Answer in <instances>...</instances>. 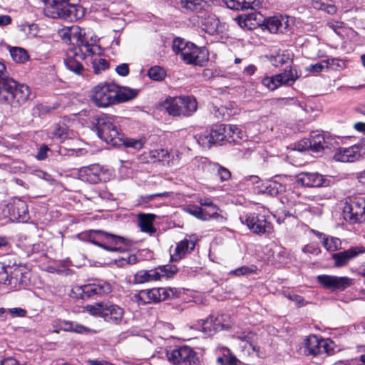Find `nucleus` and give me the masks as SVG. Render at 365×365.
I'll return each mask as SVG.
<instances>
[{
	"mask_svg": "<svg viewBox=\"0 0 365 365\" xmlns=\"http://www.w3.org/2000/svg\"><path fill=\"white\" fill-rule=\"evenodd\" d=\"M44 14L52 19H63L73 21L82 19L85 9L78 4L79 0H43Z\"/></svg>",
	"mask_w": 365,
	"mask_h": 365,
	"instance_id": "f257e3e1",
	"label": "nucleus"
},
{
	"mask_svg": "<svg viewBox=\"0 0 365 365\" xmlns=\"http://www.w3.org/2000/svg\"><path fill=\"white\" fill-rule=\"evenodd\" d=\"M83 237L86 241L109 252H121L125 249V238L101 230H91L83 234Z\"/></svg>",
	"mask_w": 365,
	"mask_h": 365,
	"instance_id": "f03ea898",
	"label": "nucleus"
},
{
	"mask_svg": "<svg viewBox=\"0 0 365 365\" xmlns=\"http://www.w3.org/2000/svg\"><path fill=\"white\" fill-rule=\"evenodd\" d=\"M59 35L66 42L76 44V48H78L79 51L81 52V56L87 53L88 54L100 53V46L94 43H90L85 29L78 26L62 29L59 32Z\"/></svg>",
	"mask_w": 365,
	"mask_h": 365,
	"instance_id": "7ed1b4c3",
	"label": "nucleus"
},
{
	"mask_svg": "<svg viewBox=\"0 0 365 365\" xmlns=\"http://www.w3.org/2000/svg\"><path fill=\"white\" fill-rule=\"evenodd\" d=\"M95 124L98 135L101 140L113 146L122 145L123 134L119 132L111 117L105 114L97 115Z\"/></svg>",
	"mask_w": 365,
	"mask_h": 365,
	"instance_id": "20e7f679",
	"label": "nucleus"
},
{
	"mask_svg": "<svg viewBox=\"0 0 365 365\" xmlns=\"http://www.w3.org/2000/svg\"><path fill=\"white\" fill-rule=\"evenodd\" d=\"M84 311L94 317H100L108 323L118 324L121 322L124 310L110 302L96 303L84 307Z\"/></svg>",
	"mask_w": 365,
	"mask_h": 365,
	"instance_id": "39448f33",
	"label": "nucleus"
},
{
	"mask_svg": "<svg viewBox=\"0 0 365 365\" xmlns=\"http://www.w3.org/2000/svg\"><path fill=\"white\" fill-rule=\"evenodd\" d=\"M168 113L173 116H190L197 109V103L193 96H180L165 102Z\"/></svg>",
	"mask_w": 365,
	"mask_h": 365,
	"instance_id": "423d86ee",
	"label": "nucleus"
},
{
	"mask_svg": "<svg viewBox=\"0 0 365 365\" xmlns=\"http://www.w3.org/2000/svg\"><path fill=\"white\" fill-rule=\"evenodd\" d=\"M344 215L351 223L365 221V196H351L345 202Z\"/></svg>",
	"mask_w": 365,
	"mask_h": 365,
	"instance_id": "0eeeda50",
	"label": "nucleus"
},
{
	"mask_svg": "<svg viewBox=\"0 0 365 365\" xmlns=\"http://www.w3.org/2000/svg\"><path fill=\"white\" fill-rule=\"evenodd\" d=\"M174 296V291L171 288H153L144 289L133 296V300L138 305H145L152 302H159L170 299Z\"/></svg>",
	"mask_w": 365,
	"mask_h": 365,
	"instance_id": "6e6552de",
	"label": "nucleus"
},
{
	"mask_svg": "<svg viewBox=\"0 0 365 365\" xmlns=\"http://www.w3.org/2000/svg\"><path fill=\"white\" fill-rule=\"evenodd\" d=\"M117 86L113 83H100L93 90L92 100L98 107H108L116 103Z\"/></svg>",
	"mask_w": 365,
	"mask_h": 365,
	"instance_id": "1a4fd4ad",
	"label": "nucleus"
},
{
	"mask_svg": "<svg viewBox=\"0 0 365 365\" xmlns=\"http://www.w3.org/2000/svg\"><path fill=\"white\" fill-rule=\"evenodd\" d=\"M166 355L173 365H197L199 363L197 353L187 346L168 351Z\"/></svg>",
	"mask_w": 365,
	"mask_h": 365,
	"instance_id": "9d476101",
	"label": "nucleus"
},
{
	"mask_svg": "<svg viewBox=\"0 0 365 365\" xmlns=\"http://www.w3.org/2000/svg\"><path fill=\"white\" fill-rule=\"evenodd\" d=\"M242 224H245L248 229L255 234H270L273 231V227L264 215L256 213H248L240 217Z\"/></svg>",
	"mask_w": 365,
	"mask_h": 365,
	"instance_id": "9b49d317",
	"label": "nucleus"
},
{
	"mask_svg": "<svg viewBox=\"0 0 365 365\" xmlns=\"http://www.w3.org/2000/svg\"><path fill=\"white\" fill-rule=\"evenodd\" d=\"M177 272L175 267L169 266L159 267L151 270H140L134 276V282L138 284H143L150 281L160 280L163 278L172 277Z\"/></svg>",
	"mask_w": 365,
	"mask_h": 365,
	"instance_id": "f8f14e48",
	"label": "nucleus"
},
{
	"mask_svg": "<svg viewBox=\"0 0 365 365\" xmlns=\"http://www.w3.org/2000/svg\"><path fill=\"white\" fill-rule=\"evenodd\" d=\"M78 178L82 181L96 184L108 180V170L99 164H93L81 168L78 171Z\"/></svg>",
	"mask_w": 365,
	"mask_h": 365,
	"instance_id": "ddd939ff",
	"label": "nucleus"
},
{
	"mask_svg": "<svg viewBox=\"0 0 365 365\" xmlns=\"http://www.w3.org/2000/svg\"><path fill=\"white\" fill-rule=\"evenodd\" d=\"M227 125H215L209 133L200 137L199 143L204 147L210 148L224 140L227 141Z\"/></svg>",
	"mask_w": 365,
	"mask_h": 365,
	"instance_id": "4468645a",
	"label": "nucleus"
},
{
	"mask_svg": "<svg viewBox=\"0 0 365 365\" xmlns=\"http://www.w3.org/2000/svg\"><path fill=\"white\" fill-rule=\"evenodd\" d=\"M318 282L325 289L332 292L343 291L351 284V279L347 277H338L322 274L317 276Z\"/></svg>",
	"mask_w": 365,
	"mask_h": 365,
	"instance_id": "2eb2a0df",
	"label": "nucleus"
},
{
	"mask_svg": "<svg viewBox=\"0 0 365 365\" xmlns=\"http://www.w3.org/2000/svg\"><path fill=\"white\" fill-rule=\"evenodd\" d=\"M6 210L12 220L24 222L29 219L28 206L19 198L11 199L6 205Z\"/></svg>",
	"mask_w": 365,
	"mask_h": 365,
	"instance_id": "dca6fc26",
	"label": "nucleus"
},
{
	"mask_svg": "<svg viewBox=\"0 0 365 365\" xmlns=\"http://www.w3.org/2000/svg\"><path fill=\"white\" fill-rule=\"evenodd\" d=\"M181 58L187 64L202 66L208 60L207 51L205 48L197 47L191 43L182 52Z\"/></svg>",
	"mask_w": 365,
	"mask_h": 365,
	"instance_id": "f3484780",
	"label": "nucleus"
},
{
	"mask_svg": "<svg viewBox=\"0 0 365 365\" xmlns=\"http://www.w3.org/2000/svg\"><path fill=\"white\" fill-rule=\"evenodd\" d=\"M17 82L7 76L6 66L0 63V101L9 103Z\"/></svg>",
	"mask_w": 365,
	"mask_h": 365,
	"instance_id": "a211bd4d",
	"label": "nucleus"
},
{
	"mask_svg": "<svg viewBox=\"0 0 365 365\" xmlns=\"http://www.w3.org/2000/svg\"><path fill=\"white\" fill-rule=\"evenodd\" d=\"M148 155L152 162H160L168 166L178 164L180 159L179 152H169L165 149L150 150Z\"/></svg>",
	"mask_w": 365,
	"mask_h": 365,
	"instance_id": "6ab92c4d",
	"label": "nucleus"
},
{
	"mask_svg": "<svg viewBox=\"0 0 365 365\" xmlns=\"http://www.w3.org/2000/svg\"><path fill=\"white\" fill-rule=\"evenodd\" d=\"M79 289L81 290V297L84 299L108 294L111 292L112 286L105 281H100L98 283L83 285Z\"/></svg>",
	"mask_w": 365,
	"mask_h": 365,
	"instance_id": "aec40b11",
	"label": "nucleus"
},
{
	"mask_svg": "<svg viewBox=\"0 0 365 365\" xmlns=\"http://www.w3.org/2000/svg\"><path fill=\"white\" fill-rule=\"evenodd\" d=\"M364 252L365 248L363 247H351L346 250L334 253L332 255V259L334 261V265L336 267H344L349 261Z\"/></svg>",
	"mask_w": 365,
	"mask_h": 365,
	"instance_id": "412c9836",
	"label": "nucleus"
},
{
	"mask_svg": "<svg viewBox=\"0 0 365 365\" xmlns=\"http://www.w3.org/2000/svg\"><path fill=\"white\" fill-rule=\"evenodd\" d=\"M81 52L79 51L78 48H75L73 50H71L68 52L67 57L64 60L66 68L78 75H80L84 69L79 59H84L86 56H93V54H88L87 53L81 56Z\"/></svg>",
	"mask_w": 365,
	"mask_h": 365,
	"instance_id": "4be33fe9",
	"label": "nucleus"
},
{
	"mask_svg": "<svg viewBox=\"0 0 365 365\" xmlns=\"http://www.w3.org/2000/svg\"><path fill=\"white\" fill-rule=\"evenodd\" d=\"M224 318H229V316L227 314H220L216 317L210 316L208 319L203 321L202 331L205 334L211 335L218 330L228 329L230 324L222 323Z\"/></svg>",
	"mask_w": 365,
	"mask_h": 365,
	"instance_id": "5701e85b",
	"label": "nucleus"
},
{
	"mask_svg": "<svg viewBox=\"0 0 365 365\" xmlns=\"http://www.w3.org/2000/svg\"><path fill=\"white\" fill-rule=\"evenodd\" d=\"M297 181L306 187H322L328 185L323 175L317 173H302L298 175Z\"/></svg>",
	"mask_w": 365,
	"mask_h": 365,
	"instance_id": "b1692460",
	"label": "nucleus"
},
{
	"mask_svg": "<svg viewBox=\"0 0 365 365\" xmlns=\"http://www.w3.org/2000/svg\"><path fill=\"white\" fill-rule=\"evenodd\" d=\"M361 153L359 146L339 148L334 154V158L336 161L343 163L354 162L361 158Z\"/></svg>",
	"mask_w": 365,
	"mask_h": 365,
	"instance_id": "393cba45",
	"label": "nucleus"
},
{
	"mask_svg": "<svg viewBox=\"0 0 365 365\" xmlns=\"http://www.w3.org/2000/svg\"><path fill=\"white\" fill-rule=\"evenodd\" d=\"M31 91L28 86L19 84L15 87L13 95L10 96V104L13 107H19L26 102Z\"/></svg>",
	"mask_w": 365,
	"mask_h": 365,
	"instance_id": "a878e982",
	"label": "nucleus"
},
{
	"mask_svg": "<svg viewBox=\"0 0 365 365\" xmlns=\"http://www.w3.org/2000/svg\"><path fill=\"white\" fill-rule=\"evenodd\" d=\"M195 247V241L184 239L179 242L171 254L172 261L177 262L183 258L186 255L191 252Z\"/></svg>",
	"mask_w": 365,
	"mask_h": 365,
	"instance_id": "bb28decb",
	"label": "nucleus"
},
{
	"mask_svg": "<svg viewBox=\"0 0 365 365\" xmlns=\"http://www.w3.org/2000/svg\"><path fill=\"white\" fill-rule=\"evenodd\" d=\"M264 26L270 33H284L287 30L289 23L287 17L282 16H274L269 18L266 21Z\"/></svg>",
	"mask_w": 365,
	"mask_h": 365,
	"instance_id": "cd10ccee",
	"label": "nucleus"
},
{
	"mask_svg": "<svg viewBox=\"0 0 365 365\" xmlns=\"http://www.w3.org/2000/svg\"><path fill=\"white\" fill-rule=\"evenodd\" d=\"M10 282L9 286L11 289H17L21 284H26L27 279L24 267L20 265H10Z\"/></svg>",
	"mask_w": 365,
	"mask_h": 365,
	"instance_id": "c85d7f7f",
	"label": "nucleus"
},
{
	"mask_svg": "<svg viewBox=\"0 0 365 365\" xmlns=\"http://www.w3.org/2000/svg\"><path fill=\"white\" fill-rule=\"evenodd\" d=\"M309 139L310 141L311 150L313 152H319L329 148V138H326L323 133L312 132Z\"/></svg>",
	"mask_w": 365,
	"mask_h": 365,
	"instance_id": "c756f323",
	"label": "nucleus"
},
{
	"mask_svg": "<svg viewBox=\"0 0 365 365\" xmlns=\"http://www.w3.org/2000/svg\"><path fill=\"white\" fill-rule=\"evenodd\" d=\"M156 216L153 214H139L138 226L143 232L153 235L156 232V229L153 227V221Z\"/></svg>",
	"mask_w": 365,
	"mask_h": 365,
	"instance_id": "7c9ffc66",
	"label": "nucleus"
},
{
	"mask_svg": "<svg viewBox=\"0 0 365 365\" xmlns=\"http://www.w3.org/2000/svg\"><path fill=\"white\" fill-rule=\"evenodd\" d=\"M305 353L307 355L317 356L322 354L321 339L315 335H311L305 339Z\"/></svg>",
	"mask_w": 365,
	"mask_h": 365,
	"instance_id": "2f4dec72",
	"label": "nucleus"
},
{
	"mask_svg": "<svg viewBox=\"0 0 365 365\" xmlns=\"http://www.w3.org/2000/svg\"><path fill=\"white\" fill-rule=\"evenodd\" d=\"M277 76L279 78V83H280V86H292L300 76L298 74L296 70L289 69L281 73L277 74Z\"/></svg>",
	"mask_w": 365,
	"mask_h": 365,
	"instance_id": "473e14b6",
	"label": "nucleus"
},
{
	"mask_svg": "<svg viewBox=\"0 0 365 365\" xmlns=\"http://www.w3.org/2000/svg\"><path fill=\"white\" fill-rule=\"evenodd\" d=\"M178 3L181 8L192 12H199L207 6L203 0H179Z\"/></svg>",
	"mask_w": 365,
	"mask_h": 365,
	"instance_id": "72a5a7b5",
	"label": "nucleus"
},
{
	"mask_svg": "<svg viewBox=\"0 0 365 365\" xmlns=\"http://www.w3.org/2000/svg\"><path fill=\"white\" fill-rule=\"evenodd\" d=\"M60 330L83 334L88 332L89 329L75 322L62 320L60 321Z\"/></svg>",
	"mask_w": 365,
	"mask_h": 365,
	"instance_id": "f704fd0d",
	"label": "nucleus"
},
{
	"mask_svg": "<svg viewBox=\"0 0 365 365\" xmlns=\"http://www.w3.org/2000/svg\"><path fill=\"white\" fill-rule=\"evenodd\" d=\"M138 90L132 89L128 87L119 88L117 86L116 103L125 102L137 96Z\"/></svg>",
	"mask_w": 365,
	"mask_h": 365,
	"instance_id": "c9c22d12",
	"label": "nucleus"
},
{
	"mask_svg": "<svg viewBox=\"0 0 365 365\" xmlns=\"http://www.w3.org/2000/svg\"><path fill=\"white\" fill-rule=\"evenodd\" d=\"M227 8L232 10H246L252 8L255 0H222Z\"/></svg>",
	"mask_w": 365,
	"mask_h": 365,
	"instance_id": "e433bc0d",
	"label": "nucleus"
},
{
	"mask_svg": "<svg viewBox=\"0 0 365 365\" xmlns=\"http://www.w3.org/2000/svg\"><path fill=\"white\" fill-rule=\"evenodd\" d=\"M100 52H101V49ZM100 53H101L91 56L92 68L96 74H101L109 67V63L108 61L98 56Z\"/></svg>",
	"mask_w": 365,
	"mask_h": 365,
	"instance_id": "4c0bfd02",
	"label": "nucleus"
},
{
	"mask_svg": "<svg viewBox=\"0 0 365 365\" xmlns=\"http://www.w3.org/2000/svg\"><path fill=\"white\" fill-rule=\"evenodd\" d=\"M257 188L258 193H266L272 196L284 190V186L277 182H269L267 185H264V187L257 186Z\"/></svg>",
	"mask_w": 365,
	"mask_h": 365,
	"instance_id": "58836bf2",
	"label": "nucleus"
},
{
	"mask_svg": "<svg viewBox=\"0 0 365 365\" xmlns=\"http://www.w3.org/2000/svg\"><path fill=\"white\" fill-rule=\"evenodd\" d=\"M9 52L13 60L19 63H24L29 58L27 51L20 47H10Z\"/></svg>",
	"mask_w": 365,
	"mask_h": 365,
	"instance_id": "ea45409f",
	"label": "nucleus"
},
{
	"mask_svg": "<svg viewBox=\"0 0 365 365\" xmlns=\"http://www.w3.org/2000/svg\"><path fill=\"white\" fill-rule=\"evenodd\" d=\"M227 134V141L230 143H237L244 137L243 131L236 125H228Z\"/></svg>",
	"mask_w": 365,
	"mask_h": 365,
	"instance_id": "a19ab883",
	"label": "nucleus"
},
{
	"mask_svg": "<svg viewBox=\"0 0 365 365\" xmlns=\"http://www.w3.org/2000/svg\"><path fill=\"white\" fill-rule=\"evenodd\" d=\"M289 61H291V53L288 51H283L275 56H270V61L275 67L282 66Z\"/></svg>",
	"mask_w": 365,
	"mask_h": 365,
	"instance_id": "79ce46f5",
	"label": "nucleus"
},
{
	"mask_svg": "<svg viewBox=\"0 0 365 365\" xmlns=\"http://www.w3.org/2000/svg\"><path fill=\"white\" fill-rule=\"evenodd\" d=\"M198 202L200 204V205L205 206L211 210L212 212H210L207 211L206 208L203 209L205 210V212L207 213V215L210 218H217L219 217V214H218L219 208L216 205H215L213 203V202L210 198H207V197L200 198L198 200Z\"/></svg>",
	"mask_w": 365,
	"mask_h": 365,
	"instance_id": "37998d69",
	"label": "nucleus"
},
{
	"mask_svg": "<svg viewBox=\"0 0 365 365\" xmlns=\"http://www.w3.org/2000/svg\"><path fill=\"white\" fill-rule=\"evenodd\" d=\"M312 6L315 9L324 11L331 15L336 14L337 11L335 5L325 3L322 0H312Z\"/></svg>",
	"mask_w": 365,
	"mask_h": 365,
	"instance_id": "c03bdc74",
	"label": "nucleus"
},
{
	"mask_svg": "<svg viewBox=\"0 0 365 365\" xmlns=\"http://www.w3.org/2000/svg\"><path fill=\"white\" fill-rule=\"evenodd\" d=\"M185 211L202 221H207L210 219L207 213L202 207L197 205H189L185 208Z\"/></svg>",
	"mask_w": 365,
	"mask_h": 365,
	"instance_id": "a18cd8bd",
	"label": "nucleus"
},
{
	"mask_svg": "<svg viewBox=\"0 0 365 365\" xmlns=\"http://www.w3.org/2000/svg\"><path fill=\"white\" fill-rule=\"evenodd\" d=\"M323 245L329 252H334L341 248V242L340 239L337 237H324Z\"/></svg>",
	"mask_w": 365,
	"mask_h": 365,
	"instance_id": "49530a36",
	"label": "nucleus"
},
{
	"mask_svg": "<svg viewBox=\"0 0 365 365\" xmlns=\"http://www.w3.org/2000/svg\"><path fill=\"white\" fill-rule=\"evenodd\" d=\"M145 143V139L144 138H141L140 139H134V138H125L124 135H123V140L122 142V145H125V147L132 148L137 150L143 148Z\"/></svg>",
	"mask_w": 365,
	"mask_h": 365,
	"instance_id": "de8ad7c7",
	"label": "nucleus"
},
{
	"mask_svg": "<svg viewBox=\"0 0 365 365\" xmlns=\"http://www.w3.org/2000/svg\"><path fill=\"white\" fill-rule=\"evenodd\" d=\"M336 60L331 58L323 61L320 63H317L315 64H311L306 68V70L307 71L312 73H320L323 71L324 68H328L329 66H330V65L332 64Z\"/></svg>",
	"mask_w": 365,
	"mask_h": 365,
	"instance_id": "09e8293b",
	"label": "nucleus"
},
{
	"mask_svg": "<svg viewBox=\"0 0 365 365\" xmlns=\"http://www.w3.org/2000/svg\"><path fill=\"white\" fill-rule=\"evenodd\" d=\"M218 24L219 21L215 16L208 17L203 23L205 31L210 34H214L217 31Z\"/></svg>",
	"mask_w": 365,
	"mask_h": 365,
	"instance_id": "8fccbe9b",
	"label": "nucleus"
},
{
	"mask_svg": "<svg viewBox=\"0 0 365 365\" xmlns=\"http://www.w3.org/2000/svg\"><path fill=\"white\" fill-rule=\"evenodd\" d=\"M191 43L186 42L180 38H176L173 43V50L177 54L182 56V52L190 45Z\"/></svg>",
	"mask_w": 365,
	"mask_h": 365,
	"instance_id": "3c124183",
	"label": "nucleus"
},
{
	"mask_svg": "<svg viewBox=\"0 0 365 365\" xmlns=\"http://www.w3.org/2000/svg\"><path fill=\"white\" fill-rule=\"evenodd\" d=\"M148 76L154 81H162L165 77V71L160 66H153L148 70Z\"/></svg>",
	"mask_w": 365,
	"mask_h": 365,
	"instance_id": "603ef678",
	"label": "nucleus"
},
{
	"mask_svg": "<svg viewBox=\"0 0 365 365\" xmlns=\"http://www.w3.org/2000/svg\"><path fill=\"white\" fill-rule=\"evenodd\" d=\"M278 78H279L277 76V75L272 76L271 77H264L262 80V83L269 90L274 91L280 86Z\"/></svg>",
	"mask_w": 365,
	"mask_h": 365,
	"instance_id": "864d4df0",
	"label": "nucleus"
},
{
	"mask_svg": "<svg viewBox=\"0 0 365 365\" xmlns=\"http://www.w3.org/2000/svg\"><path fill=\"white\" fill-rule=\"evenodd\" d=\"M213 170L216 171L217 175L222 182L229 180L231 177L230 170L219 164H215L213 165Z\"/></svg>",
	"mask_w": 365,
	"mask_h": 365,
	"instance_id": "5fc2aeb1",
	"label": "nucleus"
},
{
	"mask_svg": "<svg viewBox=\"0 0 365 365\" xmlns=\"http://www.w3.org/2000/svg\"><path fill=\"white\" fill-rule=\"evenodd\" d=\"M10 265L3 264L0 266V283L8 285L10 282Z\"/></svg>",
	"mask_w": 365,
	"mask_h": 365,
	"instance_id": "6e6d98bb",
	"label": "nucleus"
},
{
	"mask_svg": "<svg viewBox=\"0 0 365 365\" xmlns=\"http://www.w3.org/2000/svg\"><path fill=\"white\" fill-rule=\"evenodd\" d=\"M52 138L54 139L62 140L66 138V133L65 132V128L63 127L60 126L59 125H56L53 127V129L51 132Z\"/></svg>",
	"mask_w": 365,
	"mask_h": 365,
	"instance_id": "4d7b16f0",
	"label": "nucleus"
},
{
	"mask_svg": "<svg viewBox=\"0 0 365 365\" xmlns=\"http://www.w3.org/2000/svg\"><path fill=\"white\" fill-rule=\"evenodd\" d=\"M322 354L331 355L334 353L333 341L329 339H321Z\"/></svg>",
	"mask_w": 365,
	"mask_h": 365,
	"instance_id": "13d9d810",
	"label": "nucleus"
},
{
	"mask_svg": "<svg viewBox=\"0 0 365 365\" xmlns=\"http://www.w3.org/2000/svg\"><path fill=\"white\" fill-rule=\"evenodd\" d=\"M254 272V269L247 267V266H242L240 267H238L235 269H233L230 271V274L236 275V276H242V275H248L251 273Z\"/></svg>",
	"mask_w": 365,
	"mask_h": 365,
	"instance_id": "bf43d9fd",
	"label": "nucleus"
},
{
	"mask_svg": "<svg viewBox=\"0 0 365 365\" xmlns=\"http://www.w3.org/2000/svg\"><path fill=\"white\" fill-rule=\"evenodd\" d=\"M294 149L302 152L304 150H311L310 147V141L309 138H304L302 140L299 141L295 145Z\"/></svg>",
	"mask_w": 365,
	"mask_h": 365,
	"instance_id": "052dcab7",
	"label": "nucleus"
},
{
	"mask_svg": "<svg viewBox=\"0 0 365 365\" xmlns=\"http://www.w3.org/2000/svg\"><path fill=\"white\" fill-rule=\"evenodd\" d=\"M225 365H238L240 361L230 353V349L225 350Z\"/></svg>",
	"mask_w": 365,
	"mask_h": 365,
	"instance_id": "680f3d73",
	"label": "nucleus"
},
{
	"mask_svg": "<svg viewBox=\"0 0 365 365\" xmlns=\"http://www.w3.org/2000/svg\"><path fill=\"white\" fill-rule=\"evenodd\" d=\"M235 21L237 22V24L239 25L240 28L251 29V27L249 26V23L251 21V19L250 17H242V16H239L235 19Z\"/></svg>",
	"mask_w": 365,
	"mask_h": 365,
	"instance_id": "e2e57ef3",
	"label": "nucleus"
},
{
	"mask_svg": "<svg viewBox=\"0 0 365 365\" xmlns=\"http://www.w3.org/2000/svg\"><path fill=\"white\" fill-rule=\"evenodd\" d=\"M49 151L50 148L47 145H42L38 150V152L36 155V158L38 160H45L47 158V153Z\"/></svg>",
	"mask_w": 365,
	"mask_h": 365,
	"instance_id": "0e129e2a",
	"label": "nucleus"
},
{
	"mask_svg": "<svg viewBox=\"0 0 365 365\" xmlns=\"http://www.w3.org/2000/svg\"><path fill=\"white\" fill-rule=\"evenodd\" d=\"M115 70L116 73L121 76H127L129 74V66L128 64L125 63L117 66Z\"/></svg>",
	"mask_w": 365,
	"mask_h": 365,
	"instance_id": "69168bd1",
	"label": "nucleus"
},
{
	"mask_svg": "<svg viewBox=\"0 0 365 365\" xmlns=\"http://www.w3.org/2000/svg\"><path fill=\"white\" fill-rule=\"evenodd\" d=\"M303 252L317 255L321 252L320 249L314 245H307L302 249Z\"/></svg>",
	"mask_w": 365,
	"mask_h": 365,
	"instance_id": "338daca9",
	"label": "nucleus"
},
{
	"mask_svg": "<svg viewBox=\"0 0 365 365\" xmlns=\"http://www.w3.org/2000/svg\"><path fill=\"white\" fill-rule=\"evenodd\" d=\"M9 312L13 317H25L26 314V311L25 309L19 307L10 309H9Z\"/></svg>",
	"mask_w": 365,
	"mask_h": 365,
	"instance_id": "774afa93",
	"label": "nucleus"
}]
</instances>
